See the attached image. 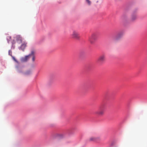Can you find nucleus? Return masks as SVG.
<instances>
[{
    "instance_id": "f257e3e1",
    "label": "nucleus",
    "mask_w": 147,
    "mask_h": 147,
    "mask_svg": "<svg viewBox=\"0 0 147 147\" xmlns=\"http://www.w3.org/2000/svg\"><path fill=\"white\" fill-rule=\"evenodd\" d=\"M36 51L35 50L32 49L31 50V53L28 55L24 57H22L21 60L23 62L26 61L30 58H32V61H34L35 60Z\"/></svg>"
},
{
    "instance_id": "f03ea898",
    "label": "nucleus",
    "mask_w": 147,
    "mask_h": 147,
    "mask_svg": "<svg viewBox=\"0 0 147 147\" xmlns=\"http://www.w3.org/2000/svg\"><path fill=\"white\" fill-rule=\"evenodd\" d=\"M105 55H102L99 56L97 59V62L99 65H102L105 62Z\"/></svg>"
},
{
    "instance_id": "7ed1b4c3",
    "label": "nucleus",
    "mask_w": 147,
    "mask_h": 147,
    "mask_svg": "<svg viewBox=\"0 0 147 147\" xmlns=\"http://www.w3.org/2000/svg\"><path fill=\"white\" fill-rule=\"evenodd\" d=\"M97 34L95 33H93L89 36V41L91 44H93L97 39Z\"/></svg>"
},
{
    "instance_id": "20e7f679",
    "label": "nucleus",
    "mask_w": 147,
    "mask_h": 147,
    "mask_svg": "<svg viewBox=\"0 0 147 147\" xmlns=\"http://www.w3.org/2000/svg\"><path fill=\"white\" fill-rule=\"evenodd\" d=\"M105 112L104 109L100 107L99 109L95 112V114L98 116H102L103 115Z\"/></svg>"
},
{
    "instance_id": "39448f33",
    "label": "nucleus",
    "mask_w": 147,
    "mask_h": 147,
    "mask_svg": "<svg viewBox=\"0 0 147 147\" xmlns=\"http://www.w3.org/2000/svg\"><path fill=\"white\" fill-rule=\"evenodd\" d=\"M71 35L74 38L78 39L79 38V34L77 31L75 30H73Z\"/></svg>"
},
{
    "instance_id": "423d86ee",
    "label": "nucleus",
    "mask_w": 147,
    "mask_h": 147,
    "mask_svg": "<svg viewBox=\"0 0 147 147\" xmlns=\"http://www.w3.org/2000/svg\"><path fill=\"white\" fill-rule=\"evenodd\" d=\"M123 35V32H120L115 37L114 40H118L120 39Z\"/></svg>"
},
{
    "instance_id": "0eeeda50",
    "label": "nucleus",
    "mask_w": 147,
    "mask_h": 147,
    "mask_svg": "<svg viewBox=\"0 0 147 147\" xmlns=\"http://www.w3.org/2000/svg\"><path fill=\"white\" fill-rule=\"evenodd\" d=\"M15 39L18 44H20L22 42V38L20 35L16 36L15 37Z\"/></svg>"
},
{
    "instance_id": "6e6552de",
    "label": "nucleus",
    "mask_w": 147,
    "mask_h": 147,
    "mask_svg": "<svg viewBox=\"0 0 147 147\" xmlns=\"http://www.w3.org/2000/svg\"><path fill=\"white\" fill-rule=\"evenodd\" d=\"M27 43L26 42H24L21 45V46L19 48L20 50H21L22 51H24V50L26 47Z\"/></svg>"
},
{
    "instance_id": "1a4fd4ad",
    "label": "nucleus",
    "mask_w": 147,
    "mask_h": 147,
    "mask_svg": "<svg viewBox=\"0 0 147 147\" xmlns=\"http://www.w3.org/2000/svg\"><path fill=\"white\" fill-rule=\"evenodd\" d=\"M137 15L136 14L133 15L131 16V20L132 21H134L137 19Z\"/></svg>"
},
{
    "instance_id": "9d476101",
    "label": "nucleus",
    "mask_w": 147,
    "mask_h": 147,
    "mask_svg": "<svg viewBox=\"0 0 147 147\" xmlns=\"http://www.w3.org/2000/svg\"><path fill=\"white\" fill-rule=\"evenodd\" d=\"M97 138L94 137H91L89 138V140L90 141H95L96 140Z\"/></svg>"
},
{
    "instance_id": "9b49d317",
    "label": "nucleus",
    "mask_w": 147,
    "mask_h": 147,
    "mask_svg": "<svg viewBox=\"0 0 147 147\" xmlns=\"http://www.w3.org/2000/svg\"><path fill=\"white\" fill-rule=\"evenodd\" d=\"M31 73V71L30 70H28L26 71L24 73V74L25 75H30Z\"/></svg>"
},
{
    "instance_id": "f8f14e48",
    "label": "nucleus",
    "mask_w": 147,
    "mask_h": 147,
    "mask_svg": "<svg viewBox=\"0 0 147 147\" xmlns=\"http://www.w3.org/2000/svg\"><path fill=\"white\" fill-rule=\"evenodd\" d=\"M7 38L8 42L9 43V41L11 40V37L10 36H8Z\"/></svg>"
},
{
    "instance_id": "ddd939ff",
    "label": "nucleus",
    "mask_w": 147,
    "mask_h": 147,
    "mask_svg": "<svg viewBox=\"0 0 147 147\" xmlns=\"http://www.w3.org/2000/svg\"><path fill=\"white\" fill-rule=\"evenodd\" d=\"M127 18V16L124 15H123L122 17V18L124 20H126Z\"/></svg>"
},
{
    "instance_id": "4468645a",
    "label": "nucleus",
    "mask_w": 147,
    "mask_h": 147,
    "mask_svg": "<svg viewBox=\"0 0 147 147\" xmlns=\"http://www.w3.org/2000/svg\"><path fill=\"white\" fill-rule=\"evenodd\" d=\"M86 1L89 5H91V2L90 1V0H86Z\"/></svg>"
},
{
    "instance_id": "2eb2a0df",
    "label": "nucleus",
    "mask_w": 147,
    "mask_h": 147,
    "mask_svg": "<svg viewBox=\"0 0 147 147\" xmlns=\"http://www.w3.org/2000/svg\"><path fill=\"white\" fill-rule=\"evenodd\" d=\"M9 54L11 56L12 52L10 50H9Z\"/></svg>"
},
{
    "instance_id": "dca6fc26",
    "label": "nucleus",
    "mask_w": 147,
    "mask_h": 147,
    "mask_svg": "<svg viewBox=\"0 0 147 147\" xmlns=\"http://www.w3.org/2000/svg\"><path fill=\"white\" fill-rule=\"evenodd\" d=\"M13 60L14 61H16V59H15V58L14 57H13Z\"/></svg>"
},
{
    "instance_id": "f3484780",
    "label": "nucleus",
    "mask_w": 147,
    "mask_h": 147,
    "mask_svg": "<svg viewBox=\"0 0 147 147\" xmlns=\"http://www.w3.org/2000/svg\"><path fill=\"white\" fill-rule=\"evenodd\" d=\"M14 43H14V42H13V44H14Z\"/></svg>"
}]
</instances>
